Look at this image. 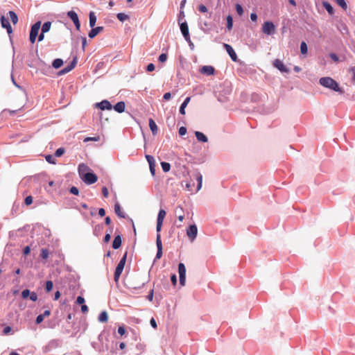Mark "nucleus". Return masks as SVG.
<instances>
[{
    "label": "nucleus",
    "mask_w": 355,
    "mask_h": 355,
    "mask_svg": "<svg viewBox=\"0 0 355 355\" xmlns=\"http://www.w3.org/2000/svg\"><path fill=\"white\" fill-rule=\"evenodd\" d=\"M320 84L327 88H329L335 92L343 93V90L339 87L338 84L330 77H323L319 80Z\"/></svg>",
    "instance_id": "nucleus-1"
},
{
    "label": "nucleus",
    "mask_w": 355,
    "mask_h": 355,
    "mask_svg": "<svg viewBox=\"0 0 355 355\" xmlns=\"http://www.w3.org/2000/svg\"><path fill=\"white\" fill-rule=\"evenodd\" d=\"M127 258V252L124 254L123 257L121 259L120 261L119 262L114 272V279L115 282H118L119 279L120 278V276L123 270L125 261Z\"/></svg>",
    "instance_id": "nucleus-2"
},
{
    "label": "nucleus",
    "mask_w": 355,
    "mask_h": 355,
    "mask_svg": "<svg viewBox=\"0 0 355 355\" xmlns=\"http://www.w3.org/2000/svg\"><path fill=\"white\" fill-rule=\"evenodd\" d=\"M40 26L41 22L37 21L35 24H34L31 28L29 40L32 44L35 43V42L36 37L38 35V32L40 28Z\"/></svg>",
    "instance_id": "nucleus-3"
},
{
    "label": "nucleus",
    "mask_w": 355,
    "mask_h": 355,
    "mask_svg": "<svg viewBox=\"0 0 355 355\" xmlns=\"http://www.w3.org/2000/svg\"><path fill=\"white\" fill-rule=\"evenodd\" d=\"M262 32L268 35H272L275 32V26L271 21H266L262 26Z\"/></svg>",
    "instance_id": "nucleus-4"
},
{
    "label": "nucleus",
    "mask_w": 355,
    "mask_h": 355,
    "mask_svg": "<svg viewBox=\"0 0 355 355\" xmlns=\"http://www.w3.org/2000/svg\"><path fill=\"white\" fill-rule=\"evenodd\" d=\"M166 212L164 209H160L159 211L158 215H157V226H156V230L157 232V234H159V232L161 231L162 224L164 219L166 216Z\"/></svg>",
    "instance_id": "nucleus-5"
},
{
    "label": "nucleus",
    "mask_w": 355,
    "mask_h": 355,
    "mask_svg": "<svg viewBox=\"0 0 355 355\" xmlns=\"http://www.w3.org/2000/svg\"><path fill=\"white\" fill-rule=\"evenodd\" d=\"M178 272L180 278V284L182 286L185 285L186 281V268L184 263H180L178 265Z\"/></svg>",
    "instance_id": "nucleus-6"
},
{
    "label": "nucleus",
    "mask_w": 355,
    "mask_h": 355,
    "mask_svg": "<svg viewBox=\"0 0 355 355\" xmlns=\"http://www.w3.org/2000/svg\"><path fill=\"white\" fill-rule=\"evenodd\" d=\"M83 180L85 183L92 184L97 181L98 178L96 175L93 173H86L83 175Z\"/></svg>",
    "instance_id": "nucleus-7"
},
{
    "label": "nucleus",
    "mask_w": 355,
    "mask_h": 355,
    "mask_svg": "<svg viewBox=\"0 0 355 355\" xmlns=\"http://www.w3.org/2000/svg\"><path fill=\"white\" fill-rule=\"evenodd\" d=\"M198 228L196 225H190L187 230V235L193 241L197 236Z\"/></svg>",
    "instance_id": "nucleus-8"
},
{
    "label": "nucleus",
    "mask_w": 355,
    "mask_h": 355,
    "mask_svg": "<svg viewBox=\"0 0 355 355\" xmlns=\"http://www.w3.org/2000/svg\"><path fill=\"white\" fill-rule=\"evenodd\" d=\"M1 27L6 28L8 35L12 33V28L10 24V22L8 19L5 17L4 15H2L0 18Z\"/></svg>",
    "instance_id": "nucleus-9"
},
{
    "label": "nucleus",
    "mask_w": 355,
    "mask_h": 355,
    "mask_svg": "<svg viewBox=\"0 0 355 355\" xmlns=\"http://www.w3.org/2000/svg\"><path fill=\"white\" fill-rule=\"evenodd\" d=\"M181 32L186 41L190 42V35L189 33V27L187 22H182L180 25Z\"/></svg>",
    "instance_id": "nucleus-10"
},
{
    "label": "nucleus",
    "mask_w": 355,
    "mask_h": 355,
    "mask_svg": "<svg viewBox=\"0 0 355 355\" xmlns=\"http://www.w3.org/2000/svg\"><path fill=\"white\" fill-rule=\"evenodd\" d=\"M156 245H157V248L156 259H159L162 256V243L160 234H157Z\"/></svg>",
    "instance_id": "nucleus-11"
},
{
    "label": "nucleus",
    "mask_w": 355,
    "mask_h": 355,
    "mask_svg": "<svg viewBox=\"0 0 355 355\" xmlns=\"http://www.w3.org/2000/svg\"><path fill=\"white\" fill-rule=\"evenodd\" d=\"M273 65L282 72L288 73L289 71L288 69L284 64L283 62L279 59L274 60Z\"/></svg>",
    "instance_id": "nucleus-12"
},
{
    "label": "nucleus",
    "mask_w": 355,
    "mask_h": 355,
    "mask_svg": "<svg viewBox=\"0 0 355 355\" xmlns=\"http://www.w3.org/2000/svg\"><path fill=\"white\" fill-rule=\"evenodd\" d=\"M200 72L202 74L211 76L214 74L215 69L212 66L205 65L201 67V69H200Z\"/></svg>",
    "instance_id": "nucleus-13"
},
{
    "label": "nucleus",
    "mask_w": 355,
    "mask_h": 355,
    "mask_svg": "<svg viewBox=\"0 0 355 355\" xmlns=\"http://www.w3.org/2000/svg\"><path fill=\"white\" fill-rule=\"evenodd\" d=\"M224 47L226 49L229 55L230 56L231 59L233 61L236 62L237 60V55L232 46L228 44H224Z\"/></svg>",
    "instance_id": "nucleus-14"
},
{
    "label": "nucleus",
    "mask_w": 355,
    "mask_h": 355,
    "mask_svg": "<svg viewBox=\"0 0 355 355\" xmlns=\"http://www.w3.org/2000/svg\"><path fill=\"white\" fill-rule=\"evenodd\" d=\"M96 106L97 107H98L99 109H101V110H111L112 107L111 103L107 100H103L101 102L96 103Z\"/></svg>",
    "instance_id": "nucleus-15"
},
{
    "label": "nucleus",
    "mask_w": 355,
    "mask_h": 355,
    "mask_svg": "<svg viewBox=\"0 0 355 355\" xmlns=\"http://www.w3.org/2000/svg\"><path fill=\"white\" fill-rule=\"evenodd\" d=\"M103 31V26H98L96 28H92V29L89 31L88 36L90 38H94L96 37L100 32Z\"/></svg>",
    "instance_id": "nucleus-16"
},
{
    "label": "nucleus",
    "mask_w": 355,
    "mask_h": 355,
    "mask_svg": "<svg viewBox=\"0 0 355 355\" xmlns=\"http://www.w3.org/2000/svg\"><path fill=\"white\" fill-rule=\"evenodd\" d=\"M76 62H77L76 58H75L69 66H67V67H65L64 69H62L60 71V73L64 74V73H66L70 71L75 67Z\"/></svg>",
    "instance_id": "nucleus-17"
},
{
    "label": "nucleus",
    "mask_w": 355,
    "mask_h": 355,
    "mask_svg": "<svg viewBox=\"0 0 355 355\" xmlns=\"http://www.w3.org/2000/svg\"><path fill=\"white\" fill-rule=\"evenodd\" d=\"M125 107V104L123 101L118 102L114 106V109L116 112L119 113H122L124 112Z\"/></svg>",
    "instance_id": "nucleus-18"
},
{
    "label": "nucleus",
    "mask_w": 355,
    "mask_h": 355,
    "mask_svg": "<svg viewBox=\"0 0 355 355\" xmlns=\"http://www.w3.org/2000/svg\"><path fill=\"white\" fill-rule=\"evenodd\" d=\"M122 240L120 235H117L114 237V241L112 242V248L115 250L120 248L121 245Z\"/></svg>",
    "instance_id": "nucleus-19"
},
{
    "label": "nucleus",
    "mask_w": 355,
    "mask_h": 355,
    "mask_svg": "<svg viewBox=\"0 0 355 355\" xmlns=\"http://www.w3.org/2000/svg\"><path fill=\"white\" fill-rule=\"evenodd\" d=\"M196 137L198 139V141L201 142H207V137L201 132L196 131L195 132Z\"/></svg>",
    "instance_id": "nucleus-20"
},
{
    "label": "nucleus",
    "mask_w": 355,
    "mask_h": 355,
    "mask_svg": "<svg viewBox=\"0 0 355 355\" xmlns=\"http://www.w3.org/2000/svg\"><path fill=\"white\" fill-rule=\"evenodd\" d=\"M149 128L153 135H156L157 132V126L153 119H149Z\"/></svg>",
    "instance_id": "nucleus-21"
},
{
    "label": "nucleus",
    "mask_w": 355,
    "mask_h": 355,
    "mask_svg": "<svg viewBox=\"0 0 355 355\" xmlns=\"http://www.w3.org/2000/svg\"><path fill=\"white\" fill-rule=\"evenodd\" d=\"M191 100V97H187L184 101V102L182 103L180 107V113L181 114H185V107L187 106L188 103H189Z\"/></svg>",
    "instance_id": "nucleus-22"
},
{
    "label": "nucleus",
    "mask_w": 355,
    "mask_h": 355,
    "mask_svg": "<svg viewBox=\"0 0 355 355\" xmlns=\"http://www.w3.org/2000/svg\"><path fill=\"white\" fill-rule=\"evenodd\" d=\"M67 16L73 21V23H76L79 21L78 15L73 10H70L67 12Z\"/></svg>",
    "instance_id": "nucleus-23"
},
{
    "label": "nucleus",
    "mask_w": 355,
    "mask_h": 355,
    "mask_svg": "<svg viewBox=\"0 0 355 355\" xmlns=\"http://www.w3.org/2000/svg\"><path fill=\"white\" fill-rule=\"evenodd\" d=\"M8 15L14 25L17 24L18 17L14 11H9Z\"/></svg>",
    "instance_id": "nucleus-24"
},
{
    "label": "nucleus",
    "mask_w": 355,
    "mask_h": 355,
    "mask_svg": "<svg viewBox=\"0 0 355 355\" xmlns=\"http://www.w3.org/2000/svg\"><path fill=\"white\" fill-rule=\"evenodd\" d=\"M323 7L326 9L329 15H333L334 12V8L327 1L322 2Z\"/></svg>",
    "instance_id": "nucleus-25"
},
{
    "label": "nucleus",
    "mask_w": 355,
    "mask_h": 355,
    "mask_svg": "<svg viewBox=\"0 0 355 355\" xmlns=\"http://www.w3.org/2000/svg\"><path fill=\"white\" fill-rule=\"evenodd\" d=\"M96 22V17L94 12L89 13V26L91 28L94 27Z\"/></svg>",
    "instance_id": "nucleus-26"
},
{
    "label": "nucleus",
    "mask_w": 355,
    "mask_h": 355,
    "mask_svg": "<svg viewBox=\"0 0 355 355\" xmlns=\"http://www.w3.org/2000/svg\"><path fill=\"white\" fill-rule=\"evenodd\" d=\"M114 211L118 216H119L121 218H125V215L123 213L121 212V206L119 203H116L114 205Z\"/></svg>",
    "instance_id": "nucleus-27"
},
{
    "label": "nucleus",
    "mask_w": 355,
    "mask_h": 355,
    "mask_svg": "<svg viewBox=\"0 0 355 355\" xmlns=\"http://www.w3.org/2000/svg\"><path fill=\"white\" fill-rule=\"evenodd\" d=\"M108 320V315L106 311H102L99 316H98V320L101 322H106Z\"/></svg>",
    "instance_id": "nucleus-28"
},
{
    "label": "nucleus",
    "mask_w": 355,
    "mask_h": 355,
    "mask_svg": "<svg viewBox=\"0 0 355 355\" xmlns=\"http://www.w3.org/2000/svg\"><path fill=\"white\" fill-rule=\"evenodd\" d=\"M62 64H63V61H62V60H61L60 58H57V59L54 60L52 63V66L55 69L60 68Z\"/></svg>",
    "instance_id": "nucleus-29"
},
{
    "label": "nucleus",
    "mask_w": 355,
    "mask_h": 355,
    "mask_svg": "<svg viewBox=\"0 0 355 355\" xmlns=\"http://www.w3.org/2000/svg\"><path fill=\"white\" fill-rule=\"evenodd\" d=\"M89 169L88 166L85 164H80L78 166V172L80 175H84L83 173Z\"/></svg>",
    "instance_id": "nucleus-30"
},
{
    "label": "nucleus",
    "mask_w": 355,
    "mask_h": 355,
    "mask_svg": "<svg viewBox=\"0 0 355 355\" xmlns=\"http://www.w3.org/2000/svg\"><path fill=\"white\" fill-rule=\"evenodd\" d=\"M233 27V19L231 15L227 17V28L230 31Z\"/></svg>",
    "instance_id": "nucleus-31"
},
{
    "label": "nucleus",
    "mask_w": 355,
    "mask_h": 355,
    "mask_svg": "<svg viewBox=\"0 0 355 355\" xmlns=\"http://www.w3.org/2000/svg\"><path fill=\"white\" fill-rule=\"evenodd\" d=\"M51 23L50 21L45 22L42 27V32L44 33L48 32L51 28Z\"/></svg>",
    "instance_id": "nucleus-32"
},
{
    "label": "nucleus",
    "mask_w": 355,
    "mask_h": 355,
    "mask_svg": "<svg viewBox=\"0 0 355 355\" xmlns=\"http://www.w3.org/2000/svg\"><path fill=\"white\" fill-rule=\"evenodd\" d=\"M161 166H162V170L164 172H168L171 169V165L168 162H161Z\"/></svg>",
    "instance_id": "nucleus-33"
},
{
    "label": "nucleus",
    "mask_w": 355,
    "mask_h": 355,
    "mask_svg": "<svg viewBox=\"0 0 355 355\" xmlns=\"http://www.w3.org/2000/svg\"><path fill=\"white\" fill-rule=\"evenodd\" d=\"M116 17L121 21H124L128 19V16L123 12L118 13Z\"/></svg>",
    "instance_id": "nucleus-34"
},
{
    "label": "nucleus",
    "mask_w": 355,
    "mask_h": 355,
    "mask_svg": "<svg viewBox=\"0 0 355 355\" xmlns=\"http://www.w3.org/2000/svg\"><path fill=\"white\" fill-rule=\"evenodd\" d=\"M196 179H197V181H198V187H197V190H200L201 187H202V176L200 173H198L197 174V176H196Z\"/></svg>",
    "instance_id": "nucleus-35"
},
{
    "label": "nucleus",
    "mask_w": 355,
    "mask_h": 355,
    "mask_svg": "<svg viewBox=\"0 0 355 355\" xmlns=\"http://www.w3.org/2000/svg\"><path fill=\"white\" fill-rule=\"evenodd\" d=\"M49 250L46 248H43L41 250L40 256L42 259H46L49 257Z\"/></svg>",
    "instance_id": "nucleus-36"
},
{
    "label": "nucleus",
    "mask_w": 355,
    "mask_h": 355,
    "mask_svg": "<svg viewBox=\"0 0 355 355\" xmlns=\"http://www.w3.org/2000/svg\"><path fill=\"white\" fill-rule=\"evenodd\" d=\"M336 2L338 6H340L343 10H346L347 8V5L345 0H336Z\"/></svg>",
    "instance_id": "nucleus-37"
},
{
    "label": "nucleus",
    "mask_w": 355,
    "mask_h": 355,
    "mask_svg": "<svg viewBox=\"0 0 355 355\" xmlns=\"http://www.w3.org/2000/svg\"><path fill=\"white\" fill-rule=\"evenodd\" d=\"M300 51L302 54H306L307 53V45L305 42H301Z\"/></svg>",
    "instance_id": "nucleus-38"
},
{
    "label": "nucleus",
    "mask_w": 355,
    "mask_h": 355,
    "mask_svg": "<svg viewBox=\"0 0 355 355\" xmlns=\"http://www.w3.org/2000/svg\"><path fill=\"white\" fill-rule=\"evenodd\" d=\"M53 284L52 281H47L46 282L45 289H46V292H48V293L50 292L53 289Z\"/></svg>",
    "instance_id": "nucleus-39"
},
{
    "label": "nucleus",
    "mask_w": 355,
    "mask_h": 355,
    "mask_svg": "<svg viewBox=\"0 0 355 355\" xmlns=\"http://www.w3.org/2000/svg\"><path fill=\"white\" fill-rule=\"evenodd\" d=\"M64 152H65V150L64 148H59L55 150V155L56 157H60L64 153Z\"/></svg>",
    "instance_id": "nucleus-40"
},
{
    "label": "nucleus",
    "mask_w": 355,
    "mask_h": 355,
    "mask_svg": "<svg viewBox=\"0 0 355 355\" xmlns=\"http://www.w3.org/2000/svg\"><path fill=\"white\" fill-rule=\"evenodd\" d=\"M46 160L50 164H55V159L51 155L46 156Z\"/></svg>",
    "instance_id": "nucleus-41"
},
{
    "label": "nucleus",
    "mask_w": 355,
    "mask_h": 355,
    "mask_svg": "<svg viewBox=\"0 0 355 355\" xmlns=\"http://www.w3.org/2000/svg\"><path fill=\"white\" fill-rule=\"evenodd\" d=\"M236 10L240 16L243 14V9L242 6L239 3L236 4Z\"/></svg>",
    "instance_id": "nucleus-42"
},
{
    "label": "nucleus",
    "mask_w": 355,
    "mask_h": 355,
    "mask_svg": "<svg viewBox=\"0 0 355 355\" xmlns=\"http://www.w3.org/2000/svg\"><path fill=\"white\" fill-rule=\"evenodd\" d=\"M146 158L149 164V165H152L155 164V159L153 156L147 155H146Z\"/></svg>",
    "instance_id": "nucleus-43"
},
{
    "label": "nucleus",
    "mask_w": 355,
    "mask_h": 355,
    "mask_svg": "<svg viewBox=\"0 0 355 355\" xmlns=\"http://www.w3.org/2000/svg\"><path fill=\"white\" fill-rule=\"evenodd\" d=\"M99 140H100V137L97 136V137H86L84 139V141L85 142H87V141H98Z\"/></svg>",
    "instance_id": "nucleus-44"
},
{
    "label": "nucleus",
    "mask_w": 355,
    "mask_h": 355,
    "mask_svg": "<svg viewBox=\"0 0 355 355\" xmlns=\"http://www.w3.org/2000/svg\"><path fill=\"white\" fill-rule=\"evenodd\" d=\"M31 294V292L28 289H25L21 292V297L24 299H26Z\"/></svg>",
    "instance_id": "nucleus-45"
},
{
    "label": "nucleus",
    "mask_w": 355,
    "mask_h": 355,
    "mask_svg": "<svg viewBox=\"0 0 355 355\" xmlns=\"http://www.w3.org/2000/svg\"><path fill=\"white\" fill-rule=\"evenodd\" d=\"M24 202L26 205H30L33 203V197L31 196H27L25 198Z\"/></svg>",
    "instance_id": "nucleus-46"
},
{
    "label": "nucleus",
    "mask_w": 355,
    "mask_h": 355,
    "mask_svg": "<svg viewBox=\"0 0 355 355\" xmlns=\"http://www.w3.org/2000/svg\"><path fill=\"white\" fill-rule=\"evenodd\" d=\"M159 61L161 62H164L167 60V55L165 53H162L158 58Z\"/></svg>",
    "instance_id": "nucleus-47"
},
{
    "label": "nucleus",
    "mask_w": 355,
    "mask_h": 355,
    "mask_svg": "<svg viewBox=\"0 0 355 355\" xmlns=\"http://www.w3.org/2000/svg\"><path fill=\"white\" fill-rule=\"evenodd\" d=\"M30 299L33 301V302H36L37 300V293H35V292H32L30 294Z\"/></svg>",
    "instance_id": "nucleus-48"
},
{
    "label": "nucleus",
    "mask_w": 355,
    "mask_h": 355,
    "mask_svg": "<svg viewBox=\"0 0 355 355\" xmlns=\"http://www.w3.org/2000/svg\"><path fill=\"white\" fill-rule=\"evenodd\" d=\"M70 193H72V194H73V195L77 196V195H78V193H79V191H78V188H77V187H71V189H70Z\"/></svg>",
    "instance_id": "nucleus-49"
},
{
    "label": "nucleus",
    "mask_w": 355,
    "mask_h": 355,
    "mask_svg": "<svg viewBox=\"0 0 355 355\" xmlns=\"http://www.w3.org/2000/svg\"><path fill=\"white\" fill-rule=\"evenodd\" d=\"M102 193L105 198H107L109 195L108 189L106 187L102 188Z\"/></svg>",
    "instance_id": "nucleus-50"
},
{
    "label": "nucleus",
    "mask_w": 355,
    "mask_h": 355,
    "mask_svg": "<svg viewBox=\"0 0 355 355\" xmlns=\"http://www.w3.org/2000/svg\"><path fill=\"white\" fill-rule=\"evenodd\" d=\"M198 10L201 12H207V8L205 5L200 4L198 6Z\"/></svg>",
    "instance_id": "nucleus-51"
},
{
    "label": "nucleus",
    "mask_w": 355,
    "mask_h": 355,
    "mask_svg": "<svg viewBox=\"0 0 355 355\" xmlns=\"http://www.w3.org/2000/svg\"><path fill=\"white\" fill-rule=\"evenodd\" d=\"M179 134L181 136H183L187 134V128L185 127H180L179 129Z\"/></svg>",
    "instance_id": "nucleus-52"
},
{
    "label": "nucleus",
    "mask_w": 355,
    "mask_h": 355,
    "mask_svg": "<svg viewBox=\"0 0 355 355\" xmlns=\"http://www.w3.org/2000/svg\"><path fill=\"white\" fill-rule=\"evenodd\" d=\"M112 232V230H111L109 233H107L104 237V241L105 243L108 242L110 240L111 238V233Z\"/></svg>",
    "instance_id": "nucleus-53"
},
{
    "label": "nucleus",
    "mask_w": 355,
    "mask_h": 355,
    "mask_svg": "<svg viewBox=\"0 0 355 355\" xmlns=\"http://www.w3.org/2000/svg\"><path fill=\"white\" fill-rule=\"evenodd\" d=\"M146 70L148 72H151L155 70V65L153 63H150L148 64Z\"/></svg>",
    "instance_id": "nucleus-54"
},
{
    "label": "nucleus",
    "mask_w": 355,
    "mask_h": 355,
    "mask_svg": "<svg viewBox=\"0 0 355 355\" xmlns=\"http://www.w3.org/2000/svg\"><path fill=\"white\" fill-rule=\"evenodd\" d=\"M85 302V299L84 297H81V296H78L76 299V303L78 304H83Z\"/></svg>",
    "instance_id": "nucleus-55"
},
{
    "label": "nucleus",
    "mask_w": 355,
    "mask_h": 355,
    "mask_svg": "<svg viewBox=\"0 0 355 355\" xmlns=\"http://www.w3.org/2000/svg\"><path fill=\"white\" fill-rule=\"evenodd\" d=\"M44 315H39L37 318H36V323L37 324H40L43 320H44Z\"/></svg>",
    "instance_id": "nucleus-56"
},
{
    "label": "nucleus",
    "mask_w": 355,
    "mask_h": 355,
    "mask_svg": "<svg viewBox=\"0 0 355 355\" xmlns=\"http://www.w3.org/2000/svg\"><path fill=\"white\" fill-rule=\"evenodd\" d=\"M118 333L121 335V336H123L125 334V329L123 327H119V329H118Z\"/></svg>",
    "instance_id": "nucleus-57"
},
{
    "label": "nucleus",
    "mask_w": 355,
    "mask_h": 355,
    "mask_svg": "<svg viewBox=\"0 0 355 355\" xmlns=\"http://www.w3.org/2000/svg\"><path fill=\"white\" fill-rule=\"evenodd\" d=\"M171 93H170V92H166V93H165V94H164V96H163V98H164V100H166V101L169 100V99L171 98Z\"/></svg>",
    "instance_id": "nucleus-58"
},
{
    "label": "nucleus",
    "mask_w": 355,
    "mask_h": 355,
    "mask_svg": "<svg viewBox=\"0 0 355 355\" xmlns=\"http://www.w3.org/2000/svg\"><path fill=\"white\" fill-rule=\"evenodd\" d=\"M150 323L151 326H152L154 329H156V328H157V323H156L155 320L153 318L150 319Z\"/></svg>",
    "instance_id": "nucleus-59"
},
{
    "label": "nucleus",
    "mask_w": 355,
    "mask_h": 355,
    "mask_svg": "<svg viewBox=\"0 0 355 355\" xmlns=\"http://www.w3.org/2000/svg\"><path fill=\"white\" fill-rule=\"evenodd\" d=\"M171 280L172 282V284L175 286L177 284V277L176 275L174 274L171 276Z\"/></svg>",
    "instance_id": "nucleus-60"
},
{
    "label": "nucleus",
    "mask_w": 355,
    "mask_h": 355,
    "mask_svg": "<svg viewBox=\"0 0 355 355\" xmlns=\"http://www.w3.org/2000/svg\"><path fill=\"white\" fill-rule=\"evenodd\" d=\"M250 19L253 21H257V14L254 13V12L251 13L250 14Z\"/></svg>",
    "instance_id": "nucleus-61"
},
{
    "label": "nucleus",
    "mask_w": 355,
    "mask_h": 355,
    "mask_svg": "<svg viewBox=\"0 0 355 355\" xmlns=\"http://www.w3.org/2000/svg\"><path fill=\"white\" fill-rule=\"evenodd\" d=\"M30 252H31V249L28 246L25 247L24 249V251H23V252L25 255H28L30 253Z\"/></svg>",
    "instance_id": "nucleus-62"
},
{
    "label": "nucleus",
    "mask_w": 355,
    "mask_h": 355,
    "mask_svg": "<svg viewBox=\"0 0 355 355\" xmlns=\"http://www.w3.org/2000/svg\"><path fill=\"white\" fill-rule=\"evenodd\" d=\"M147 298L149 301H152L153 299V290H151L147 296Z\"/></svg>",
    "instance_id": "nucleus-63"
},
{
    "label": "nucleus",
    "mask_w": 355,
    "mask_h": 355,
    "mask_svg": "<svg viewBox=\"0 0 355 355\" xmlns=\"http://www.w3.org/2000/svg\"><path fill=\"white\" fill-rule=\"evenodd\" d=\"M98 214L101 216H104L105 215V211L103 208H100L98 209Z\"/></svg>",
    "instance_id": "nucleus-64"
}]
</instances>
